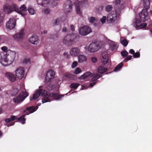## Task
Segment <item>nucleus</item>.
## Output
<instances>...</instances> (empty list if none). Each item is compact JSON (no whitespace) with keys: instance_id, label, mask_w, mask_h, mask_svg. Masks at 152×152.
Segmentation results:
<instances>
[{"instance_id":"39","label":"nucleus","mask_w":152,"mask_h":152,"mask_svg":"<svg viewBox=\"0 0 152 152\" xmlns=\"http://www.w3.org/2000/svg\"><path fill=\"white\" fill-rule=\"evenodd\" d=\"M121 54L123 57H125L128 55V53L125 50L122 51L121 52Z\"/></svg>"},{"instance_id":"54","label":"nucleus","mask_w":152,"mask_h":152,"mask_svg":"<svg viewBox=\"0 0 152 152\" xmlns=\"http://www.w3.org/2000/svg\"><path fill=\"white\" fill-rule=\"evenodd\" d=\"M103 8V7L102 6H100L96 8V9L99 11H101L102 10Z\"/></svg>"},{"instance_id":"12","label":"nucleus","mask_w":152,"mask_h":152,"mask_svg":"<svg viewBox=\"0 0 152 152\" xmlns=\"http://www.w3.org/2000/svg\"><path fill=\"white\" fill-rule=\"evenodd\" d=\"M42 86H40L39 87V89L38 90H37L35 92V93L33 94V96L32 97H31L30 98V100H31L33 99H35L37 98L39 96H44V97L45 96V93L44 91H45V90H43V89H40V88H42Z\"/></svg>"},{"instance_id":"36","label":"nucleus","mask_w":152,"mask_h":152,"mask_svg":"<svg viewBox=\"0 0 152 152\" xmlns=\"http://www.w3.org/2000/svg\"><path fill=\"white\" fill-rule=\"evenodd\" d=\"M121 43L124 47H126L128 44V41L126 39H124L121 41Z\"/></svg>"},{"instance_id":"31","label":"nucleus","mask_w":152,"mask_h":152,"mask_svg":"<svg viewBox=\"0 0 152 152\" xmlns=\"http://www.w3.org/2000/svg\"><path fill=\"white\" fill-rule=\"evenodd\" d=\"M144 7L148 10L149 7L150 2L149 0H143Z\"/></svg>"},{"instance_id":"17","label":"nucleus","mask_w":152,"mask_h":152,"mask_svg":"<svg viewBox=\"0 0 152 152\" xmlns=\"http://www.w3.org/2000/svg\"><path fill=\"white\" fill-rule=\"evenodd\" d=\"M134 25L137 28H142L146 27L147 24L146 23H142L140 20L138 19H135Z\"/></svg>"},{"instance_id":"1","label":"nucleus","mask_w":152,"mask_h":152,"mask_svg":"<svg viewBox=\"0 0 152 152\" xmlns=\"http://www.w3.org/2000/svg\"><path fill=\"white\" fill-rule=\"evenodd\" d=\"M45 96L42 99V102L45 103L47 102L51 101V99H54L58 100L61 98L64 95H59L57 93H49L46 91H44Z\"/></svg>"},{"instance_id":"64","label":"nucleus","mask_w":152,"mask_h":152,"mask_svg":"<svg viewBox=\"0 0 152 152\" xmlns=\"http://www.w3.org/2000/svg\"><path fill=\"white\" fill-rule=\"evenodd\" d=\"M150 13L152 15V11L151 10L150 11Z\"/></svg>"},{"instance_id":"28","label":"nucleus","mask_w":152,"mask_h":152,"mask_svg":"<svg viewBox=\"0 0 152 152\" xmlns=\"http://www.w3.org/2000/svg\"><path fill=\"white\" fill-rule=\"evenodd\" d=\"M16 119H17V116L11 115L10 116V118L5 119V121L6 123H9Z\"/></svg>"},{"instance_id":"21","label":"nucleus","mask_w":152,"mask_h":152,"mask_svg":"<svg viewBox=\"0 0 152 152\" xmlns=\"http://www.w3.org/2000/svg\"><path fill=\"white\" fill-rule=\"evenodd\" d=\"M38 37L35 34H33L29 39V42L34 44H37L38 43Z\"/></svg>"},{"instance_id":"27","label":"nucleus","mask_w":152,"mask_h":152,"mask_svg":"<svg viewBox=\"0 0 152 152\" xmlns=\"http://www.w3.org/2000/svg\"><path fill=\"white\" fill-rule=\"evenodd\" d=\"M92 74L90 72H87L84 73L80 78V79H85L91 75Z\"/></svg>"},{"instance_id":"11","label":"nucleus","mask_w":152,"mask_h":152,"mask_svg":"<svg viewBox=\"0 0 152 152\" xmlns=\"http://www.w3.org/2000/svg\"><path fill=\"white\" fill-rule=\"evenodd\" d=\"M117 18V15L116 12L113 11L107 15V20L109 23H111L115 22Z\"/></svg>"},{"instance_id":"5","label":"nucleus","mask_w":152,"mask_h":152,"mask_svg":"<svg viewBox=\"0 0 152 152\" xmlns=\"http://www.w3.org/2000/svg\"><path fill=\"white\" fill-rule=\"evenodd\" d=\"M59 0H37L38 4L42 6H45L46 5H50L52 7L56 6L58 4Z\"/></svg>"},{"instance_id":"20","label":"nucleus","mask_w":152,"mask_h":152,"mask_svg":"<svg viewBox=\"0 0 152 152\" xmlns=\"http://www.w3.org/2000/svg\"><path fill=\"white\" fill-rule=\"evenodd\" d=\"M80 49L77 47H75L71 49L70 50V54L72 56L76 57L80 53Z\"/></svg>"},{"instance_id":"6","label":"nucleus","mask_w":152,"mask_h":152,"mask_svg":"<svg viewBox=\"0 0 152 152\" xmlns=\"http://www.w3.org/2000/svg\"><path fill=\"white\" fill-rule=\"evenodd\" d=\"M29 95L26 91H23L20 93L18 96L13 99V101L15 103L19 104L22 102Z\"/></svg>"},{"instance_id":"38","label":"nucleus","mask_w":152,"mask_h":152,"mask_svg":"<svg viewBox=\"0 0 152 152\" xmlns=\"http://www.w3.org/2000/svg\"><path fill=\"white\" fill-rule=\"evenodd\" d=\"M19 90L17 88H14L12 91V95L14 96L16 95L18 93Z\"/></svg>"},{"instance_id":"23","label":"nucleus","mask_w":152,"mask_h":152,"mask_svg":"<svg viewBox=\"0 0 152 152\" xmlns=\"http://www.w3.org/2000/svg\"><path fill=\"white\" fill-rule=\"evenodd\" d=\"M5 75L12 82H14L16 80V78L15 75L11 72H7Z\"/></svg>"},{"instance_id":"22","label":"nucleus","mask_w":152,"mask_h":152,"mask_svg":"<svg viewBox=\"0 0 152 152\" xmlns=\"http://www.w3.org/2000/svg\"><path fill=\"white\" fill-rule=\"evenodd\" d=\"M102 58L101 61L102 63L104 64H106L108 62V57L107 52L106 51H103L102 53Z\"/></svg>"},{"instance_id":"8","label":"nucleus","mask_w":152,"mask_h":152,"mask_svg":"<svg viewBox=\"0 0 152 152\" xmlns=\"http://www.w3.org/2000/svg\"><path fill=\"white\" fill-rule=\"evenodd\" d=\"M79 33L82 36H86L89 34L91 31V28L88 26H84L81 27L79 29Z\"/></svg>"},{"instance_id":"49","label":"nucleus","mask_w":152,"mask_h":152,"mask_svg":"<svg viewBox=\"0 0 152 152\" xmlns=\"http://www.w3.org/2000/svg\"><path fill=\"white\" fill-rule=\"evenodd\" d=\"M48 85V84L47 85L46 87L47 89L49 91L51 90L52 89V85L50 84H49Z\"/></svg>"},{"instance_id":"18","label":"nucleus","mask_w":152,"mask_h":152,"mask_svg":"<svg viewBox=\"0 0 152 152\" xmlns=\"http://www.w3.org/2000/svg\"><path fill=\"white\" fill-rule=\"evenodd\" d=\"M16 24L15 20L13 18H10L7 23L6 26L7 28L11 29L14 28Z\"/></svg>"},{"instance_id":"61","label":"nucleus","mask_w":152,"mask_h":152,"mask_svg":"<svg viewBox=\"0 0 152 152\" xmlns=\"http://www.w3.org/2000/svg\"><path fill=\"white\" fill-rule=\"evenodd\" d=\"M66 57H67V58H68V59H69L70 58V56L69 55H67Z\"/></svg>"},{"instance_id":"15","label":"nucleus","mask_w":152,"mask_h":152,"mask_svg":"<svg viewBox=\"0 0 152 152\" xmlns=\"http://www.w3.org/2000/svg\"><path fill=\"white\" fill-rule=\"evenodd\" d=\"M55 73L52 70H50L47 72L45 80V82H49L51 79L54 78Z\"/></svg>"},{"instance_id":"2","label":"nucleus","mask_w":152,"mask_h":152,"mask_svg":"<svg viewBox=\"0 0 152 152\" xmlns=\"http://www.w3.org/2000/svg\"><path fill=\"white\" fill-rule=\"evenodd\" d=\"M16 53L15 51H11L10 53L7 54L6 57L2 60V64L6 66H9L12 64L15 56Z\"/></svg>"},{"instance_id":"53","label":"nucleus","mask_w":152,"mask_h":152,"mask_svg":"<svg viewBox=\"0 0 152 152\" xmlns=\"http://www.w3.org/2000/svg\"><path fill=\"white\" fill-rule=\"evenodd\" d=\"M70 29H71V30L72 31H74L75 30V27L72 24V25H70Z\"/></svg>"},{"instance_id":"24","label":"nucleus","mask_w":152,"mask_h":152,"mask_svg":"<svg viewBox=\"0 0 152 152\" xmlns=\"http://www.w3.org/2000/svg\"><path fill=\"white\" fill-rule=\"evenodd\" d=\"M38 108V107L36 106L35 107L33 106H32L29 107H26V110L23 111V113H25L26 112V110L29 111L30 113H32L35 111Z\"/></svg>"},{"instance_id":"62","label":"nucleus","mask_w":152,"mask_h":152,"mask_svg":"<svg viewBox=\"0 0 152 152\" xmlns=\"http://www.w3.org/2000/svg\"><path fill=\"white\" fill-rule=\"evenodd\" d=\"M41 104L40 103H38L37 104L38 106H40Z\"/></svg>"},{"instance_id":"37","label":"nucleus","mask_w":152,"mask_h":152,"mask_svg":"<svg viewBox=\"0 0 152 152\" xmlns=\"http://www.w3.org/2000/svg\"><path fill=\"white\" fill-rule=\"evenodd\" d=\"M65 76L71 79H74V76L69 73L68 72H66L65 74Z\"/></svg>"},{"instance_id":"40","label":"nucleus","mask_w":152,"mask_h":152,"mask_svg":"<svg viewBox=\"0 0 152 152\" xmlns=\"http://www.w3.org/2000/svg\"><path fill=\"white\" fill-rule=\"evenodd\" d=\"M113 8V7L111 5H108L105 7L106 11L107 12L111 11Z\"/></svg>"},{"instance_id":"14","label":"nucleus","mask_w":152,"mask_h":152,"mask_svg":"<svg viewBox=\"0 0 152 152\" xmlns=\"http://www.w3.org/2000/svg\"><path fill=\"white\" fill-rule=\"evenodd\" d=\"M25 71L24 68L22 67L18 68L15 71V75L18 79H22L25 75Z\"/></svg>"},{"instance_id":"42","label":"nucleus","mask_w":152,"mask_h":152,"mask_svg":"<svg viewBox=\"0 0 152 152\" xmlns=\"http://www.w3.org/2000/svg\"><path fill=\"white\" fill-rule=\"evenodd\" d=\"M81 71V70L80 68L78 67H77L76 68L75 71L74 72V73L77 74L80 73Z\"/></svg>"},{"instance_id":"50","label":"nucleus","mask_w":152,"mask_h":152,"mask_svg":"<svg viewBox=\"0 0 152 152\" xmlns=\"http://www.w3.org/2000/svg\"><path fill=\"white\" fill-rule=\"evenodd\" d=\"M91 61L93 62L96 63L97 61V58L96 57H93L91 58Z\"/></svg>"},{"instance_id":"30","label":"nucleus","mask_w":152,"mask_h":152,"mask_svg":"<svg viewBox=\"0 0 152 152\" xmlns=\"http://www.w3.org/2000/svg\"><path fill=\"white\" fill-rule=\"evenodd\" d=\"M92 77L91 79V81H94L99 79L101 76L98 74H94L91 75Z\"/></svg>"},{"instance_id":"58","label":"nucleus","mask_w":152,"mask_h":152,"mask_svg":"<svg viewBox=\"0 0 152 152\" xmlns=\"http://www.w3.org/2000/svg\"><path fill=\"white\" fill-rule=\"evenodd\" d=\"M62 31L63 32H66L67 31V29L65 27H64L62 30Z\"/></svg>"},{"instance_id":"41","label":"nucleus","mask_w":152,"mask_h":152,"mask_svg":"<svg viewBox=\"0 0 152 152\" xmlns=\"http://www.w3.org/2000/svg\"><path fill=\"white\" fill-rule=\"evenodd\" d=\"M132 57V56L131 55L127 56L123 61L124 63L126 62L128 60H130L131 59Z\"/></svg>"},{"instance_id":"51","label":"nucleus","mask_w":152,"mask_h":152,"mask_svg":"<svg viewBox=\"0 0 152 152\" xmlns=\"http://www.w3.org/2000/svg\"><path fill=\"white\" fill-rule=\"evenodd\" d=\"M1 50L4 52H7V48L6 46H3L1 48Z\"/></svg>"},{"instance_id":"43","label":"nucleus","mask_w":152,"mask_h":152,"mask_svg":"<svg viewBox=\"0 0 152 152\" xmlns=\"http://www.w3.org/2000/svg\"><path fill=\"white\" fill-rule=\"evenodd\" d=\"M78 63L77 61H74L72 64L71 67L72 68H74L77 65Z\"/></svg>"},{"instance_id":"7","label":"nucleus","mask_w":152,"mask_h":152,"mask_svg":"<svg viewBox=\"0 0 152 152\" xmlns=\"http://www.w3.org/2000/svg\"><path fill=\"white\" fill-rule=\"evenodd\" d=\"M77 1L78 2V4H77L76 2H74V4L75 5L76 12L77 14L81 16L82 15V12L80 7V4L82 3L84 4H87V0H77Z\"/></svg>"},{"instance_id":"33","label":"nucleus","mask_w":152,"mask_h":152,"mask_svg":"<svg viewBox=\"0 0 152 152\" xmlns=\"http://www.w3.org/2000/svg\"><path fill=\"white\" fill-rule=\"evenodd\" d=\"M124 64L123 62H121L114 69V71H117L118 70H119L123 66Z\"/></svg>"},{"instance_id":"26","label":"nucleus","mask_w":152,"mask_h":152,"mask_svg":"<svg viewBox=\"0 0 152 152\" xmlns=\"http://www.w3.org/2000/svg\"><path fill=\"white\" fill-rule=\"evenodd\" d=\"M78 62L79 63H82L85 61L87 60L86 56L83 55H80L78 56Z\"/></svg>"},{"instance_id":"47","label":"nucleus","mask_w":152,"mask_h":152,"mask_svg":"<svg viewBox=\"0 0 152 152\" xmlns=\"http://www.w3.org/2000/svg\"><path fill=\"white\" fill-rule=\"evenodd\" d=\"M59 20L58 18H57L54 21L53 24L54 25H57L59 24Z\"/></svg>"},{"instance_id":"29","label":"nucleus","mask_w":152,"mask_h":152,"mask_svg":"<svg viewBox=\"0 0 152 152\" xmlns=\"http://www.w3.org/2000/svg\"><path fill=\"white\" fill-rule=\"evenodd\" d=\"M29 114V113H27L26 114H24L23 115L18 119L17 118L18 121H20L23 124H25V123L26 119L24 118V117L26 116V115H28Z\"/></svg>"},{"instance_id":"60","label":"nucleus","mask_w":152,"mask_h":152,"mask_svg":"<svg viewBox=\"0 0 152 152\" xmlns=\"http://www.w3.org/2000/svg\"><path fill=\"white\" fill-rule=\"evenodd\" d=\"M67 54L68 53L67 52H65L64 53V55L65 56L67 55Z\"/></svg>"},{"instance_id":"32","label":"nucleus","mask_w":152,"mask_h":152,"mask_svg":"<svg viewBox=\"0 0 152 152\" xmlns=\"http://www.w3.org/2000/svg\"><path fill=\"white\" fill-rule=\"evenodd\" d=\"M80 84L78 83H71L69 86V87L72 88L76 89L80 86Z\"/></svg>"},{"instance_id":"34","label":"nucleus","mask_w":152,"mask_h":152,"mask_svg":"<svg viewBox=\"0 0 152 152\" xmlns=\"http://www.w3.org/2000/svg\"><path fill=\"white\" fill-rule=\"evenodd\" d=\"M28 10L31 15H34L36 13V11L31 7H29L28 9Z\"/></svg>"},{"instance_id":"13","label":"nucleus","mask_w":152,"mask_h":152,"mask_svg":"<svg viewBox=\"0 0 152 152\" xmlns=\"http://www.w3.org/2000/svg\"><path fill=\"white\" fill-rule=\"evenodd\" d=\"M73 4L70 0L66 1L63 5V9L66 12L69 13L72 11Z\"/></svg>"},{"instance_id":"35","label":"nucleus","mask_w":152,"mask_h":152,"mask_svg":"<svg viewBox=\"0 0 152 152\" xmlns=\"http://www.w3.org/2000/svg\"><path fill=\"white\" fill-rule=\"evenodd\" d=\"M88 19L89 21V22L90 23H93V24L94 26L96 25V23L94 22L95 20V18L94 17H91L90 18H88Z\"/></svg>"},{"instance_id":"4","label":"nucleus","mask_w":152,"mask_h":152,"mask_svg":"<svg viewBox=\"0 0 152 152\" xmlns=\"http://www.w3.org/2000/svg\"><path fill=\"white\" fill-rule=\"evenodd\" d=\"M76 37L74 34H67L64 38L63 42L66 46H71L74 43Z\"/></svg>"},{"instance_id":"57","label":"nucleus","mask_w":152,"mask_h":152,"mask_svg":"<svg viewBox=\"0 0 152 152\" xmlns=\"http://www.w3.org/2000/svg\"><path fill=\"white\" fill-rule=\"evenodd\" d=\"M30 61V60L29 59H25V60H24V62H26V63H28V62H29Z\"/></svg>"},{"instance_id":"45","label":"nucleus","mask_w":152,"mask_h":152,"mask_svg":"<svg viewBox=\"0 0 152 152\" xmlns=\"http://www.w3.org/2000/svg\"><path fill=\"white\" fill-rule=\"evenodd\" d=\"M134 58H139L140 57V54L139 52H137L136 53H134L133 54Z\"/></svg>"},{"instance_id":"44","label":"nucleus","mask_w":152,"mask_h":152,"mask_svg":"<svg viewBox=\"0 0 152 152\" xmlns=\"http://www.w3.org/2000/svg\"><path fill=\"white\" fill-rule=\"evenodd\" d=\"M44 11L45 14H48L50 13V10L49 8H46L44 10Z\"/></svg>"},{"instance_id":"9","label":"nucleus","mask_w":152,"mask_h":152,"mask_svg":"<svg viewBox=\"0 0 152 152\" xmlns=\"http://www.w3.org/2000/svg\"><path fill=\"white\" fill-rule=\"evenodd\" d=\"M147 10L143 9L139 14V17L143 22L147 20L150 21L151 20L148 16V13Z\"/></svg>"},{"instance_id":"19","label":"nucleus","mask_w":152,"mask_h":152,"mask_svg":"<svg viewBox=\"0 0 152 152\" xmlns=\"http://www.w3.org/2000/svg\"><path fill=\"white\" fill-rule=\"evenodd\" d=\"M27 11V8L25 5L23 4L20 7L19 9L17 10L16 12L18 13L21 14L22 16H24L26 14V12Z\"/></svg>"},{"instance_id":"3","label":"nucleus","mask_w":152,"mask_h":152,"mask_svg":"<svg viewBox=\"0 0 152 152\" xmlns=\"http://www.w3.org/2000/svg\"><path fill=\"white\" fill-rule=\"evenodd\" d=\"M18 9L17 5L14 3H7L3 6V11L6 13L9 14L13 11H16Z\"/></svg>"},{"instance_id":"55","label":"nucleus","mask_w":152,"mask_h":152,"mask_svg":"<svg viewBox=\"0 0 152 152\" xmlns=\"http://www.w3.org/2000/svg\"><path fill=\"white\" fill-rule=\"evenodd\" d=\"M129 53L132 54H134V50L131 49L129 50Z\"/></svg>"},{"instance_id":"25","label":"nucleus","mask_w":152,"mask_h":152,"mask_svg":"<svg viewBox=\"0 0 152 152\" xmlns=\"http://www.w3.org/2000/svg\"><path fill=\"white\" fill-rule=\"evenodd\" d=\"M107 70V69L104 68L103 66L101 65L97 69L98 73L102 74L104 73Z\"/></svg>"},{"instance_id":"63","label":"nucleus","mask_w":152,"mask_h":152,"mask_svg":"<svg viewBox=\"0 0 152 152\" xmlns=\"http://www.w3.org/2000/svg\"><path fill=\"white\" fill-rule=\"evenodd\" d=\"M2 110L1 108H0V113L1 112Z\"/></svg>"},{"instance_id":"48","label":"nucleus","mask_w":152,"mask_h":152,"mask_svg":"<svg viewBox=\"0 0 152 152\" xmlns=\"http://www.w3.org/2000/svg\"><path fill=\"white\" fill-rule=\"evenodd\" d=\"M110 48L112 50H116L117 49L116 45L115 44L113 45H111Z\"/></svg>"},{"instance_id":"10","label":"nucleus","mask_w":152,"mask_h":152,"mask_svg":"<svg viewBox=\"0 0 152 152\" xmlns=\"http://www.w3.org/2000/svg\"><path fill=\"white\" fill-rule=\"evenodd\" d=\"M100 48L99 42H92L89 45L88 48V51L90 52H95L98 51Z\"/></svg>"},{"instance_id":"56","label":"nucleus","mask_w":152,"mask_h":152,"mask_svg":"<svg viewBox=\"0 0 152 152\" xmlns=\"http://www.w3.org/2000/svg\"><path fill=\"white\" fill-rule=\"evenodd\" d=\"M96 82H93V83H90V86L91 87H92L94 85L96 84Z\"/></svg>"},{"instance_id":"46","label":"nucleus","mask_w":152,"mask_h":152,"mask_svg":"<svg viewBox=\"0 0 152 152\" xmlns=\"http://www.w3.org/2000/svg\"><path fill=\"white\" fill-rule=\"evenodd\" d=\"M106 19V17L104 16H103L102 18L100 19V21L102 23H104L105 22Z\"/></svg>"},{"instance_id":"16","label":"nucleus","mask_w":152,"mask_h":152,"mask_svg":"<svg viewBox=\"0 0 152 152\" xmlns=\"http://www.w3.org/2000/svg\"><path fill=\"white\" fill-rule=\"evenodd\" d=\"M24 30L22 29L20 31L14 35L13 37L17 41L22 40L23 38L24 35Z\"/></svg>"},{"instance_id":"52","label":"nucleus","mask_w":152,"mask_h":152,"mask_svg":"<svg viewBox=\"0 0 152 152\" xmlns=\"http://www.w3.org/2000/svg\"><path fill=\"white\" fill-rule=\"evenodd\" d=\"M114 3L115 5H117L120 4V0H115Z\"/></svg>"},{"instance_id":"59","label":"nucleus","mask_w":152,"mask_h":152,"mask_svg":"<svg viewBox=\"0 0 152 152\" xmlns=\"http://www.w3.org/2000/svg\"><path fill=\"white\" fill-rule=\"evenodd\" d=\"M47 31L46 30H44L43 31V33L44 34H45L47 33Z\"/></svg>"}]
</instances>
